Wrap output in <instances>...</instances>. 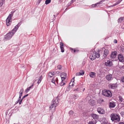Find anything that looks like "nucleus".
<instances>
[{"label":"nucleus","instance_id":"23","mask_svg":"<svg viewBox=\"0 0 124 124\" xmlns=\"http://www.w3.org/2000/svg\"><path fill=\"white\" fill-rule=\"evenodd\" d=\"M108 52H109L108 50L106 49L105 50L103 54V56L104 57H106L107 56L108 54Z\"/></svg>","mask_w":124,"mask_h":124},{"label":"nucleus","instance_id":"1","mask_svg":"<svg viewBox=\"0 0 124 124\" xmlns=\"http://www.w3.org/2000/svg\"><path fill=\"white\" fill-rule=\"evenodd\" d=\"M21 24V23H19L17 25L15 26V28L11 31L9 32L4 36V39L6 40H7L10 39L15 34Z\"/></svg>","mask_w":124,"mask_h":124},{"label":"nucleus","instance_id":"7","mask_svg":"<svg viewBox=\"0 0 124 124\" xmlns=\"http://www.w3.org/2000/svg\"><path fill=\"white\" fill-rule=\"evenodd\" d=\"M23 89H20V92H19V98L18 100L16 102V104H17L18 102H19V101H20L21 97L22 96V93L23 92Z\"/></svg>","mask_w":124,"mask_h":124},{"label":"nucleus","instance_id":"10","mask_svg":"<svg viewBox=\"0 0 124 124\" xmlns=\"http://www.w3.org/2000/svg\"><path fill=\"white\" fill-rule=\"evenodd\" d=\"M98 112L100 114H103L105 113V112L104 109L101 108H97Z\"/></svg>","mask_w":124,"mask_h":124},{"label":"nucleus","instance_id":"6","mask_svg":"<svg viewBox=\"0 0 124 124\" xmlns=\"http://www.w3.org/2000/svg\"><path fill=\"white\" fill-rule=\"evenodd\" d=\"M105 0H101L100 1L95 4H93L90 5L89 6V7L90 8H94L98 6L101 7V4Z\"/></svg>","mask_w":124,"mask_h":124},{"label":"nucleus","instance_id":"13","mask_svg":"<svg viewBox=\"0 0 124 124\" xmlns=\"http://www.w3.org/2000/svg\"><path fill=\"white\" fill-rule=\"evenodd\" d=\"M59 103L58 101V99L57 98H56L55 99H54L53 100L52 103L53 104V105H55L56 106Z\"/></svg>","mask_w":124,"mask_h":124},{"label":"nucleus","instance_id":"30","mask_svg":"<svg viewBox=\"0 0 124 124\" xmlns=\"http://www.w3.org/2000/svg\"><path fill=\"white\" fill-rule=\"evenodd\" d=\"M54 75V72H49L48 74V76L51 77L53 76Z\"/></svg>","mask_w":124,"mask_h":124},{"label":"nucleus","instance_id":"2","mask_svg":"<svg viewBox=\"0 0 124 124\" xmlns=\"http://www.w3.org/2000/svg\"><path fill=\"white\" fill-rule=\"evenodd\" d=\"M111 120L112 121H116L119 122L120 120V118L118 115L113 113H112L110 116Z\"/></svg>","mask_w":124,"mask_h":124},{"label":"nucleus","instance_id":"14","mask_svg":"<svg viewBox=\"0 0 124 124\" xmlns=\"http://www.w3.org/2000/svg\"><path fill=\"white\" fill-rule=\"evenodd\" d=\"M117 52L115 51L112 52L110 55V57L111 58H115L117 55Z\"/></svg>","mask_w":124,"mask_h":124},{"label":"nucleus","instance_id":"12","mask_svg":"<svg viewBox=\"0 0 124 124\" xmlns=\"http://www.w3.org/2000/svg\"><path fill=\"white\" fill-rule=\"evenodd\" d=\"M118 58L120 62H124V57L122 55L119 54Z\"/></svg>","mask_w":124,"mask_h":124},{"label":"nucleus","instance_id":"43","mask_svg":"<svg viewBox=\"0 0 124 124\" xmlns=\"http://www.w3.org/2000/svg\"><path fill=\"white\" fill-rule=\"evenodd\" d=\"M23 99H22H22L21 100H20V101H19V104H20L21 103Z\"/></svg>","mask_w":124,"mask_h":124},{"label":"nucleus","instance_id":"18","mask_svg":"<svg viewBox=\"0 0 124 124\" xmlns=\"http://www.w3.org/2000/svg\"><path fill=\"white\" fill-rule=\"evenodd\" d=\"M84 71L83 70H81L79 72L77 73L76 74V75L77 76L83 75L84 74Z\"/></svg>","mask_w":124,"mask_h":124},{"label":"nucleus","instance_id":"57","mask_svg":"<svg viewBox=\"0 0 124 124\" xmlns=\"http://www.w3.org/2000/svg\"><path fill=\"white\" fill-rule=\"evenodd\" d=\"M87 98H90V97H89V96H88V97H87Z\"/></svg>","mask_w":124,"mask_h":124},{"label":"nucleus","instance_id":"31","mask_svg":"<svg viewBox=\"0 0 124 124\" xmlns=\"http://www.w3.org/2000/svg\"><path fill=\"white\" fill-rule=\"evenodd\" d=\"M51 0H46L45 1V4L47 5L49 3L51 2Z\"/></svg>","mask_w":124,"mask_h":124},{"label":"nucleus","instance_id":"27","mask_svg":"<svg viewBox=\"0 0 124 124\" xmlns=\"http://www.w3.org/2000/svg\"><path fill=\"white\" fill-rule=\"evenodd\" d=\"M42 75H41L39 77V79L38 80V82H37V83L39 84V83H40L41 80H42Z\"/></svg>","mask_w":124,"mask_h":124},{"label":"nucleus","instance_id":"32","mask_svg":"<svg viewBox=\"0 0 124 124\" xmlns=\"http://www.w3.org/2000/svg\"><path fill=\"white\" fill-rule=\"evenodd\" d=\"M103 101V100L102 99H99L97 101V102L98 103L100 104Z\"/></svg>","mask_w":124,"mask_h":124},{"label":"nucleus","instance_id":"8","mask_svg":"<svg viewBox=\"0 0 124 124\" xmlns=\"http://www.w3.org/2000/svg\"><path fill=\"white\" fill-rule=\"evenodd\" d=\"M89 104L91 106H94L95 105L96 102L95 101L92 99H90L88 101Z\"/></svg>","mask_w":124,"mask_h":124},{"label":"nucleus","instance_id":"22","mask_svg":"<svg viewBox=\"0 0 124 124\" xmlns=\"http://www.w3.org/2000/svg\"><path fill=\"white\" fill-rule=\"evenodd\" d=\"M76 89H75L73 90V91H79L81 90V87H80V86H79L78 85H77L76 86Z\"/></svg>","mask_w":124,"mask_h":124},{"label":"nucleus","instance_id":"48","mask_svg":"<svg viewBox=\"0 0 124 124\" xmlns=\"http://www.w3.org/2000/svg\"><path fill=\"white\" fill-rule=\"evenodd\" d=\"M42 0H38V3H39L41 1H42Z\"/></svg>","mask_w":124,"mask_h":124},{"label":"nucleus","instance_id":"36","mask_svg":"<svg viewBox=\"0 0 124 124\" xmlns=\"http://www.w3.org/2000/svg\"><path fill=\"white\" fill-rule=\"evenodd\" d=\"M120 105H121V107H124V102L121 103Z\"/></svg>","mask_w":124,"mask_h":124},{"label":"nucleus","instance_id":"16","mask_svg":"<svg viewBox=\"0 0 124 124\" xmlns=\"http://www.w3.org/2000/svg\"><path fill=\"white\" fill-rule=\"evenodd\" d=\"M60 47L61 50V51L62 52H63L64 51V49L63 47V44L62 42L60 43Z\"/></svg>","mask_w":124,"mask_h":124},{"label":"nucleus","instance_id":"55","mask_svg":"<svg viewBox=\"0 0 124 124\" xmlns=\"http://www.w3.org/2000/svg\"><path fill=\"white\" fill-rule=\"evenodd\" d=\"M70 49L71 50H73V48H70Z\"/></svg>","mask_w":124,"mask_h":124},{"label":"nucleus","instance_id":"15","mask_svg":"<svg viewBox=\"0 0 124 124\" xmlns=\"http://www.w3.org/2000/svg\"><path fill=\"white\" fill-rule=\"evenodd\" d=\"M106 79L108 81L111 80L113 79L112 75L111 74L107 75L106 77Z\"/></svg>","mask_w":124,"mask_h":124},{"label":"nucleus","instance_id":"51","mask_svg":"<svg viewBox=\"0 0 124 124\" xmlns=\"http://www.w3.org/2000/svg\"><path fill=\"white\" fill-rule=\"evenodd\" d=\"M0 1L4 3L5 0H0Z\"/></svg>","mask_w":124,"mask_h":124},{"label":"nucleus","instance_id":"45","mask_svg":"<svg viewBox=\"0 0 124 124\" xmlns=\"http://www.w3.org/2000/svg\"><path fill=\"white\" fill-rule=\"evenodd\" d=\"M33 84L30 87H28V88H29L30 89L32 88V86H33Z\"/></svg>","mask_w":124,"mask_h":124},{"label":"nucleus","instance_id":"28","mask_svg":"<svg viewBox=\"0 0 124 124\" xmlns=\"http://www.w3.org/2000/svg\"><path fill=\"white\" fill-rule=\"evenodd\" d=\"M118 23H121L123 21H124V18L121 17L118 20Z\"/></svg>","mask_w":124,"mask_h":124},{"label":"nucleus","instance_id":"20","mask_svg":"<svg viewBox=\"0 0 124 124\" xmlns=\"http://www.w3.org/2000/svg\"><path fill=\"white\" fill-rule=\"evenodd\" d=\"M105 64L106 66H110L112 65V62L109 61H108L107 62H105Z\"/></svg>","mask_w":124,"mask_h":124},{"label":"nucleus","instance_id":"5","mask_svg":"<svg viewBox=\"0 0 124 124\" xmlns=\"http://www.w3.org/2000/svg\"><path fill=\"white\" fill-rule=\"evenodd\" d=\"M102 94L103 95L107 97H111L112 95V93L110 91L107 90L102 91Z\"/></svg>","mask_w":124,"mask_h":124},{"label":"nucleus","instance_id":"42","mask_svg":"<svg viewBox=\"0 0 124 124\" xmlns=\"http://www.w3.org/2000/svg\"><path fill=\"white\" fill-rule=\"evenodd\" d=\"M120 114L122 116H123L124 115V112L123 111L121 112L120 113Z\"/></svg>","mask_w":124,"mask_h":124},{"label":"nucleus","instance_id":"44","mask_svg":"<svg viewBox=\"0 0 124 124\" xmlns=\"http://www.w3.org/2000/svg\"><path fill=\"white\" fill-rule=\"evenodd\" d=\"M88 124H94L92 121L89 122L88 123Z\"/></svg>","mask_w":124,"mask_h":124},{"label":"nucleus","instance_id":"3","mask_svg":"<svg viewBox=\"0 0 124 124\" xmlns=\"http://www.w3.org/2000/svg\"><path fill=\"white\" fill-rule=\"evenodd\" d=\"M100 57V54L98 53L96 54V53L95 51L91 52L90 58L91 60H93L95 59L96 57L98 58Z\"/></svg>","mask_w":124,"mask_h":124},{"label":"nucleus","instance_id":"29","mask_svg":"<svg viewBox=\"0 0 124 124\" xmlns=\"http://www.w3.org/2000/svg\"><path fill=\"white\" fill-rule=\"evenodd\" d=\"M119 101H120L121 103L124 102V99H123L121 96H119Z\"/></svg>","mask_w":124,"mask_h":124},{"label":"nucleus","instance_id":"39","mask_svg":"<svg viewBox=\"0 0 124 124\" xmlns=\"http://www.w3.org/2000/svg\"><path fill=\"white\" fill-rule=\"evenodd\" d=\"M63 82V81H62H62L61 83L60 84V85L61 86L63 85H64L65 84V83L64 82Z\"/></svg>","mask_w":124,"mask_h":124},{"label":"nucleus","instance_id":"11","mask_svg":"<svg viewBox=\"0 0 124 124\" xmlns=\"http://www.w3.org/2000/svg\"><path fill=\"white\" fill-rule=\"evenodd\" d=\"M61 76L62 78V82L67 77L66 74L64 73H62Z\"/></svg>","mask_w":124,"mask_h":124},{"label":"nucleus","instance_id":"35","mask_svg":"<svg viewBox=\"0 0 124 124\" xmlns=\"http://www.w3.org/2000/svg\"><path fill=\"white\" fill-rule=\"evenodd\" d=\"M30 89L28 87L25 90V92L26 93H27L30 90Z\"/></svg>","mask_w":124,"mask_h":124},{"label":"nucleus","instance_id":"21","mask_svg":"<svg viewBox=\"0 0 124 124\" xmlns=\"http://www.w3.org/2000/svg\"><path fill=\"white\" fill-rule=\"evenodd\" d=\"M96 73L94 72H91L90 73V76L93 78H94L96 76Z\"/></svg>","mask_w":124,"mask_h":124},{"label":"nucleus","instance_id":"41","mask_svg":"<svg viewBox=\"0 0 124 124\" xmlns=\"http://www.w3.org/2000/svg\"><path fill=\"white\" fill-rule=\"evenodd\" d=\"M28 95V94H27L26 95H24L22 98V99H23L24 98H25Z\"/></svg>","mask_w":124,"mask_h":124},{"label":"nucleus","instance_id":"40","mask_svg":"<svg viewBox=\"0 0 124 124\" xmlns=\"http://www.w3.org/2000/svg\"><path fill=\"white\" fill-rule=\"evenodd\" d=\"M4 3L0 1V7H1V6L3 5V4Z\"/></svg>","mask_w":124,"mask_h":124},{"label":"nucleus","instance_id":"9","mask_svg":"<svg viewBox=\"0 0 124 124\" xmlns=\"http://www.w3.org/2000/svg\"><path fill=\"white\" fill-rule=\"evenodd\" d=\"M109 88L111 89H115L116 88L117 86V84H110L109 85Z\"/></svg>","mask_w":124,"mask_h":124},{"label":"nucleus","instance_id":"38","mask_svg":"<svg viewBox=\"0 0 124 124\" xmlns=\"http://www.w3.org/2000/svg\"><path fill=\"white\" fill-rule=\"evenodd\" d=\"M69 114L70 115H72L73 114V111L72 110H70L69 111Z\"/></svg>","mask_w":124,"mask_h":124},{"label":"nucleus","instance_id":"24","mask_svg":"<svg viewBox=\"0 0 124 124\" xmlns=\"http://www.w3.org/2000/svg\"><path fill=\"white\" fill-rule=\"evenodd\" d=\"M56 106L55 105H53V104L52 103L50 107V110H53V111H54L55 109V107Z\"/></svg>","mask_w":124,"mask_h":124},{"label":"nucleus","instance_id":"49","mask_svg":"<svg viewBox=\"0 0 124 124\" xmlns=\"http://www.w3.org/2000/svg\"><path fill=\"white\" fill-rule=\"evenodd\" d=\"M119 124H124V122H120L119 123Z\"/></svg>","mask_w":124,"mask_h":124},{"label":"nucleus","instance_id":"47","mask_svg":"<svg viewBox=\"0 0 124 124\" xmlns=\"http://www.w3.org/2000/svg\"><path fill=\"white\" fill-rule=\"evenodd\" d=\"M114 42L116 43L117 42V40L116 39H115L114 40Z\"/></svg>","mask_w":124,"mask_h":124},{"label":"nucleus","instance_id":"33","mask_svg":"<svg viewBox=\"0 0 124 124\" xmlns=\"http://www.w3.org/2000/svg\"><path fill=\"white\" fill-rule=\"evenodd\" d=\"M62 66L60 65H58L57 66L58 69L59 70H61L62 68Z\"/></svg>","mask_w":124,"mask_h":124},{"label":"nucleus","instance_id":"52","mask_svg":"<svg viewBox=\"0 0 124 124\" xmlns=\"http://www.w3.org/2000/svg\"><path fill=\"white\" fill-rule=\"evenodd\" d=\"M101 124H108L106 122H103Z\"/></svg>","mask_w":124,"mask_h":124},{"label":"nucleus","instance_id":"17","mask_svg":"<svg viewBox=\"0 0 124 124\" xmlns=\"http://www.w3.org/2000/svg\"><path fill=\"white\" fill-rule=\"evenodd\" d=\"M91 116L95 119H97L98 118V116L96 114H91Z\"/></svg>","mask_w":124,"mask_h":124},{"label":"nucleus","instance_id":"37","mask_svg":"<svg viewBox=\"0 0 124 124\" xmlns=\"http://www.w3.org/2000/svg\"><path fill=\"white\" fill-rule=\"evenodd\" d=\"M78 97V96L77 95H74L73 96V98H74L75 99H77Z\"/></svg>","mask_w":124,"mask_h":124},{"label":"nucleus","instance_id":"54","mask_svg":"<svg viewBox=\"0 0 124 124\" xmlns=\"http://www.w3.org/2000/svg\"><path fill=\"white\" fill-rule=\"evenodd\" d=\"M77 51V50H74V52L75 53Z\"/></svg>","mask_w":124,"mask_h":124},{"label":"nucleus","instance_id":"53","mask_svg":"<svg viewBox=\"0 0 124 124\" xmlns=\"http://www.w3.org/2000/svg\"><path fill=\"white\" fill-rule=\"evenodd\" d=\"M76 0H71V1H72L74 2Z\"/></svg>","mask_w":124,"mask_h":124},{"label":"nucleus","instance_id":"19","mask_svg":"<svg viewBox=\"0 0 124 124\" xmlns=\"http://www.w3.org/2000/svg\"><path fill=\"white\" fill-rule=\"evenodd\" d=\"M75 77H74L71 80L70 82V83L69 86L68 87V88H69L70 86H73L74 85L73 83L74 81Z\"/></svg>","mask_w":124,"mask_h":124},{"label":"nucleus","instance_id":"56","mask_svg":"<svg viewBox=\"0 0 124 124\" xmlns=\"http://www.w3.org/2000/svg\"><path fill=\"white\" fill-rule=\"evenodd\" d=\"M85 90V88H84V89H83V91H84Z\"/></svg>","mask_w":124,"mask_h":124},{"label":"nucleus","instance_id":"25","mask_svg":"<svg viewBox=\"0 0 124 124\" xmlns=\"http://www.w3.org/2000/svg\"><path fill=\"white\" fill-rule=\"evenodd\" d=\"M109 105L110 108H114L116 106L115 103L114 102H110Z\"/></svg>","mask_w":124,"mask_h":124},{"label":"nucleus","instance_id":"34","mask_svg":"<svg viewBox=\"0 0 124 124\" xmlns=\"http://www.w3.org/2000/svg\"><path fill=\"white\" fill-rule=\"evenodd\" d=\"M121 81L123 82H124V76L122 77L121 79Z\"/></svg>","mask_w":124,"mask_h":124},{"label":"nucleus","instance_id":"26","mask_svg":"<svg viewBox=\"0 0 124 124\" xmlns=\"http://www.w3.org/2000/svg\"><path fill=\"white\" fill-rule=\"evenodd\" d=\"M52 82L55 85V82H56L57 84H58V81L57 80V78H56L55 79L53 78L52 79Z\"/></svg>","mask_w":124,"mask_h":124},{"label":"nucleus","instance_id":"46","mask_svg":"<svg viewBox=\"0 0 124 124\" xmlns=\"http://www.w3.org/2000/svg\"><path fill=\"white\" fill-rule=\"evenodd\" d=\"M71 4H70L69 2L68 3L67 5V7H68L69 6H70V5H71Z\"/></svg>","mask_w":124,"mask_h":124},{"label":"nucleus","instance_id":"4","mask_svg":"<svg viewBox=\"0 0 124 124\" xmlns=\"http://www.w3.org/2000/svg\"><path fill=\"white\" fill-rule=\"evenodd\" d=\"M14 12V11L11 12V14H9L6 19V24L8 26H9L11 23L12 21L11 17L13 16V13Z\"/></svg>","mask_w":124,"mask_h":124},{"label":"nucleus","instance_id":"50","mask_svg":"<svg viewBox=\"0 0 124 124\" xmlns=\"http://www.w3.org/2000/svg\"><path fill=\"white\" fill-rule=\"evenodd\" d=\"M69 3L70 4H71L73 3V2L71 0V1L69 2Z\"/></svg>","mask_w":124,"mask_h":124}]
</instances>
